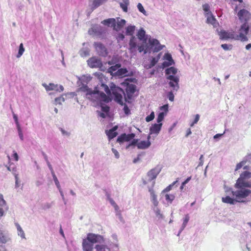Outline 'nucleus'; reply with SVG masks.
Listing matches in <instances>:
<instances>
[{
  "label": "nucleus",
  "instance_id": "nucleus-63",
  "mask_svg": "<svg viewBox=\"0 0 251 251\" xmlns=\"http://www.w3.org/2000/svg\"><path fill=\"white\" fill-rule=\"evenodd\" d=\"M13 156L16 161H17L18 160V159H19L18 155L15 151H13Z\"/></svg>",
  "mask_w": 251,
  "mask_h": 251
},
{
  "label": "nucleus",
  "instance_id": "nucleus-22",
  "mask_svg": "<svg viewBox=\"0 0 251 251\" xmlns=\"http://www.w3.org/2000/svg\"><path fill=\"white\" fill-rule=\"evenodd\" d=\"M117 128V126H115L112 129L106 131V134L108 136L109 140L114 138L118 135V133L115 131Z\"/></svg>",
  "mask_w": 251,
  "mask_h": 251
},
{
  "label": "nucleus",
  "instance_id": "nucleus-39",
  "mask_svg": "<svg viewBox=\"0 0 251 251\" xmlns=\"http://www.w3.org/2000/svg\"><path fill=\"white\" fill-rule=\"evenodd\" d=\"M251 14L250 13L249 11L246 9H243L240 10L237 16H250Z\"/></svg>",
  "mask_w": 251,
  "mask_h": 251
},
{
  "label": "nucleus",
  "instance_id": "nucleus-7",
  "mask_svg": "<svg viewBox=\"0 0 251 251\" xmlns=\"http://www.w3.org/2000/svg\"><path fill=\"white\" fill-rule=\"evenodd\" d=\"M135 136V134L132 133L128 134L123 133L118 137L117 142L120 144H122L124 142H128L133 139Z\"/></svg>",
  "mask_w": 251,
  "mask_h": 251
},
{
  "label": "nucleus",
  "instance_id": "nucleus-59",
  "mask_svg": "<svg viewBox=\"0 0 251 251\" xmlns=\"http://www.w3.org/2000/svg\"><path fill=\"white\" fill-rule=\"evenodd\" d=\"M112 151L113 153L114 154L116 158H119L120 155H119V153L118 151L116 149H115L114 148L112 149Z\"/></svg>",
  "mask_w": 251,
  "mask_h": 251
},
{
  "label": "nucleus",
  "instance_id": "nucleus-8",
  "mask_svg": "<svg viewBox=\"0 0 251 251\" xmlns=\"http://www.w3.org/2000/svg\"><path fill=\"white\" fill-rule=\"evenodd\" d=\"M43 86L45 87L46 90L48 91L54 90L57 92H61L63 91L64 88L62 85H58L54 83H50L49 85L47 84H43Z\"/></svg>",
  "mask_w": 251,
  "mask_h": 251
},
{
  "label": "nucleus",
  "instance_id": "nucleus-51",
  "mask_svg": "<svg viewBox=\"0 0 251 251\" xmlns=\"http://www.w3.org/2000/svg\"><path fill=\"white\" fill-rule=\"evenodd\" d=\"M246 163V161H243L238 163L236 166L235 171H237L240 169L244 165H245Z\"/></svg>",
  "mask_w": 251,
  "mask_h": 251
},
{
  "label": "nucleus",
  "instance_id": "nucleus-48",
  "mask_svg": "<svg viewBox=\"0 0 251 251\" xmlns=\"http://www.w3.org/2000/svg\"><path fill=\"white\" fill-rule=\"evenodd\" d=\"M168 104H165L163 106L160 107L159 109L160 110L163 111L164 113H165L166 115L167 112L168 111Z\"/></svg>",
  "mask_w": 251,
  "mask_h": 251
},
{
  "label": "nucleus",
  "instance_id": "nucleus-11",
  "mask_svg": "<svg viewBox=\"0 0 251 251\" xmlns=\"http://www.w3.org/2000/svg\"><path fill=\"white\" fill-rule=\"evenodd\" d=\"M149 42L151 47H154V51L158 52L163 49L164 46L160 44L159 41L155 39L150 38Z\"/></svg>",
  "mask_w": 251,
  "mask_h": 251
},
{
  "label": "nucleus",
  "instance_id": "nucleus-57",
  "mask_svg": "<svg viewBox=\"0 0 251 251\" xmlns=\"http://www.w3.org/2000/svg\"><path fill=\"white\" fill-rule=\"evenodd\" d=\"M89 51L87 50H82L81 52V55L82 56H86L89 55Z\"/></svg>",
  "mask_w": 251,
  "mask_h": 251
},
{
  "label": "nucleus",
  "instance_id": "nucleus-61",
  "mask_svg": "<svg viewBox=\"0 0 251 251\" xmlns=\"http://www.w3.org/2000/svg\"><path fill=\"white\" fill-rule=\"evenodd\" d=\"M5 203H6V202L3 199L2 195H0V205H5Z\"/></svg>",
  "mask_w": 251,
  "mask_h": 251
},
{
  "label": "nucleus",
  "instance_id": "nucleus-33",
  "mask_svg": "<svg viewBox=\"0 0 251 251\" xmlns=\"http://www.w3.org/2000/svg\"><path fill=\"white\" fill-rule=\"evenodd\" d=\"M165 198L166 201L169 203H172L173 201L175 198V196L173 194H166L165 195Z\"/></svg>",
  "mask_w": 251,
  "mask_h": 251
},
{
  "label": "nucleus",
  "instance_id": "nucleus-47",
  "mask_svg": "<svg viewBox=\"0 0 251 251\" xmlns=\"http://www.w3.org/2000/svg\"><path fill=\"white\" fill-rule=\"evenodd\" d=\"M221 47L225 50H230L232 49V45H227L226 44H224L221 45Z\"/></svg>",
  "mask_w": 251,
  "mask_h": 251
},
{
  "label": "nucleus",
  "instance_id": "nucleus-3",
  "mask_svg": "<svg viewBox=\"0 0 251 251\" xmlns=\"http://www.w3.org/2000/svg\"><path fill=\"white\" fill-rule=\"evenodd\" d=\"M111 91L114 100L120 105H123V95H125L124 90L119 87L114 86L111 87Z\"/></svg>",
  "mask_w": 251,
  "mask_h": 251
},
{
  "label": "nucleus",
  "instance_id": "nucleus-54",
  "mask_svg": "<svg viewBox=\"0 0 251 251\" xmlns=\"http://www.w3.org/2000/svg\"><path fill=\"white\" fill-rule=\"evenodd\" d=\"M138 139H133L131 142L126 147V149L128 148L130 146L136 145L137 146V144L138 143Z\"/></svg>",
  "mask_w": 251,
  "mask_h": 251
},
{
  "label": "nucleus",
  "instance_id": "nucleus-5",
  "mask_svg": "<svg viewBox=\"0 0 251 251\" xmlns=\"http://www.w3.org/2000/svg\"><path fill=\"white\" fill-rule=\"evenodd\" d=\"M166 79L169 80V86L173 88L174 90L176 91L178 90L179 88L178 82L179 81V77L177 76H167Z\"/></svg>",
  "mask_w": 251,
  "mask_h": 251
},
{
  "label": "nucleus",
  "instance_id": "nucleus-53",
  "mask_svg": "<svg viewBox=\"0 0 251 251\" xmlns=\"http://www.w3.org/2000/svg\"><path fill=\"white\" fill-rule=\"evenodd\" d=\"M200 119V116L199 114H196L195 115V119L194 121L191 124L190 126L192 127L195 124H197Z\"/></svg>",
  "mask_w": 251,
  "mask_h": 251
},
{
  "label": "nucleus",
  "instance_id": "nucleus-44",
  "mask_svg": "<svg viewBox=\"0 0 251 251\" xmlns=\"http://www.w3.org/2000/svg\"><path fill=\"white\" fill-rule=\"evenodd\" d=\"M100 87H101L102 89H103V90L105 92V93L107 95L110 94V93H111L110 90L109 89V87H108V86L107 85L102 83L100 84Z\"/></svg>",
  "mask_w": 251,
  "mask_h": 251
},
{
  "label": "nucleus",
  "instance_id": "nucleus-60",
  "mask_svg": "<svg viewBox=\"0 0 251 251\" xmlns=\"http://www.w3.org/2000/svg\"><path fill=\"white\" fill-rule=\"evenodd\" d=\"M13 116L15 123L17 125V126L19 127V124L18 122V119L17 116L14 112H13Z\"/></svg>",
  "mask_w": 251,
  "mask_h": 251
},
{
  "label": "nucleus",
  "instance_id": "nucleus-16",
  "mask_svg": "<svg viewBox=\"0 0 251 251\" xmlns=\"http://www.w3.org/2000/svg\"><path fill=\"white\" fill-rule=\"evenodd\" d=\"M108 0H92L90 1V6L92 9L100 6L106 3Z\"/></svg>",
  "mask_w": 251,
  "mask_h": 251
},
{
  "label": "nucleus",
  "instance_id": "nucleus-25",
  "mask_svg": "<svg viewBox=\"0 0 251 251\" xmlns=\"http://www.w3.org/2000/svg\"><path fill=\"white\" fill-rule=\"evenodd\" d=\"M102 23L108 26L113 27L114 29L115 24H116V20L114 18H111L104 20Z\"/></svg>",
  "mask_w": 251,
  "mask_h": 251
},
{
  "label": "nucleus",
  "instance_id": "nucleus-35",
  "mask_svg": "<svg viewBox=\"0 0 251 251\" xmlns=\"http://www.w3.org/2000/svg\"><path fill=\"white\" fill-rule=\"evenodd\" d=\"M127 71L126 69L121 68L118 70L117 74L120 76H126Z\"/></svg>",
  "mask_w": 251,
  "mask_h": 251
},
{
  "label": "nucleus",
  "instance_id": "nucleus-52",
  "mask_svg": "<svg viewBox=\"0 0 251 251\" xmlns=\"http://www.w3.org/2000/svg\"><path fill=\"white\" fill-rule=\"evenodd\" d=\"M203 9L205 12V15L208 16L209 15V6L208 4H204L203 5Z\"/></svg>",
  "mask_w": 251,
  "mask_h": 251
},
{
  "label": "nucleus",
  "instance_id": "nucleus-30",
  "mask_svg": "<svg viewBox=\"0 0 251 251\" xmlns=\"http://www.w3.org/2000/svg\"><path fill=\"white\" fill-rule=\"evenodd\" d=\"M129 47L130 50L135 49L136 47V39L135 37L132 36L129 41Z\"/></svg>",
  "mask_w": 251,
  "mask_h": 251
},
{
  "label": "nucleus",
  "instance_id": "nucleus-45",
  "mask_svg": "<svg viewBox=\"0 0 251 251\" xmlns=\"http://www.w3.org/2000/svg\"><path fill=\"white\" fill-rule=\"evenodd\" d=\"M154 118V113L153 111H152L150 115L148 116L146 118V121L147 122H149L153 120Z\"/></svg>",
  "mask_w": 251,
  "mask_h": 251
},
{
  "label": "nucleus",
  "instance_id": "nucleus-38",
  "mask_svg": "<svg viewBox=\"0 0 251 251\" xmlns=\"http://www.w3.org/2000/svg\"><path fill=\"white\" fill-rule=\"evenodd\" d=\"M25 51V49L24 48V45L23 43H21L19 46V49L18 53L17 55V57L19 58L23 54L24 52Z\"/></svg>",
  "mask_w": 251,
  "mask_h": 251
},
{
  "label": "nucleus",
  "instance_id": "nucleus-40",
  "mask_svg": "<svg viewBox=\"0 0 251 251\" xmlns=\"http://www.w3.org/2000/svg\"><path fill=\"white\" fill-rule=\"evenodd\" d=\"M107 198H108V199L110 203L114 207L115 209L116 210H118L119 209V206L116 204V203L114 201L110 198L109 195H108Z\"/></svg>",
  "mask_w": 251,
  "mask_h": 251
},
{
  "label": "nucleus",
  "instance_id": "nucleus-58",
  "mask_svg": "<svg viewBox=\"0 0 251 251\" xmlns=\"http://www.w3.org/2000/svg\"><path fill=\"white\" fill-rule=\"evenodd\" d=\"M101 110L103 112L107 113L109 111V107L108 106H101Z\"/></svg>",
  "mask_w": 251,
  "mask_h": 251
},
{
  "label": "nucleus",
  "instance_id": "nucleus-26",
  "mask_svg": "<svg viewBox=\"0 0 251 251\" xmlns=\"http://www.w3.org/2000/svg\"><path fill=\"white\" fill-rule=\"evenodd\" d=\"M177 72V69L174 67L168 68L165 70V73L167 76H176V74Z\"/></svg>",
  "mask_w": 251,
  "mask_h": 251
},
{
  "label": "nucleus",
  "instance_id": "nucleus-17",
  "mask_svg": "<svg viewBox=\"0 0 251 251\" xmlns=\"http://www.w3.org/2000/svg\"><path fill=\"white\" fill-rule=\"evenodd\" d=\"M136 90V86L135 85L130 84L127 85L126 88V93L127 96V98L129 99H131L133 95L135 93Z\"/></svg>",
  "mask_w": 251,
  "mask_h": 251
},
{
  "label": "nucleus",
  "instance_id": "nucleus-29",
  "mask_svg": "<svg viewBox=\"0 0 251 251\" xmlns=\"http://www.w3.org/2000/svg\"><path fill=\"white\" fill-rule=\"evenodd\" d=\"M9 239L7 235L4 234L2 231H0V243L5 244Z\"/></svg>",
  "mask_w": 251,
  "mask_h": 251
},
{
  "label": "nucleus",
  "instance_id": "nucleus-36",
  "mask_svg": "<svg viewBox=\"0 0 251 251\" xmlns=\"http://www.w3.org/2000/svg\"><path fill=\"white\" fill-rule=\"evenodd\" d=\"M52 176H53V180H54V181L55 182L56 186H57V188L59 189L60 192L62 194V192L61 191V187H60V185L59 184V182L54 173H52Z\"/></svg>",
  "mask_w": 251,
  "mask_h": 251
},
{
  "label": "nucleus",
  "instance_id": "nucleus-49",
  "mask_svg": "<svg viewBox=\"0 0 251 251\" xmlns=\"http://www.w3.org/2000/svg\"><path fill=\"white\" fill-rule=\"evenodd\" d=\"M176 182H174L172 184L169 185L168 186H167L165 189H164L162 191V193H164L166 192H168L170 191L172 188L173 185L175 184Z\"/></svg>",
  "mask_w": 251,
  "mask_h": 251
},
{
  "label": "nucleus",
  "instance_id": "nucleus-24",
  "mask_svg": "<svg viewBox=\"0 0 251 251\" xmlns=\"http://www.w3.org/2000/svg\"><path fill=\"white\" fill-rule=\"evenodd\" d=\"M126 24V21L125 20H120L117 18L116 24H115L114 30L116 31L120 30Z\"/></svg>",
  "mask_w": 251,
  "mask_h": 251
},
{
  "label": "nucleus",
  "instance_id": "nucleus-12",
  "mask_svg": "<svg viewBox=\"0 0 251 251\" xmlns=\"http://www.w3.org/2000/svg\"><path fill=\"white\" fill-rule=\"evenodd\" d=\"M88 65L91 68H97L100 67L101 65L100 60L95 57L90 58L87 60Z\"/></svg>",
  "mask_w": 251,
  "mask_h": 251
},
{
  "label": "nucleus",
  "instance_id": "nucleus-21",
  "mask_svg": "<svg viewBox=\"0 0 251 251\" xmlns=\"http://www.w3.org/2000/svg\"><path fill=\"white\" fill-rule=\"evenodd\" d=\"M137 36L140 40L142 41L145 44L146 43L147 41V37L146 35V32L143 28L139 29L137 33Z\"/></svg>",
  "mask_w": 251,
  "mask_h": 251
},
{
  "label": "nucleus",
  "instance_id": "nucleus-6",
  "mask_svg": "<svg viewBox=\"0 0 251 251\" xmlns=\"http://www.w3.org/2000/svg\"><path fill=\"white\" fill-rule=\"evenodd\" d=\"M94 47L96 51L99 55L106 56L107 55V50L105 47L100 42L94 43Z\"/></svg>",
  "mask_w": 251,
  "mask_h": 251
},
{
  "label": "nucleus",
  "instance_id": "nucleus-28",
  "mask_svg": "<svg viewBox=\"0 0 251 251\" xmlns=\"http://www.w3.org/2000/svg\"><path fill=\"white\" fill-rule=\"evenodd\" d=\"M135 26L134 25H129L126 28V34L128 35H133Z\"/></svg>",
  "mask_w": 251,
  "mask_h": 251
},
{
  "label": "nucleus",
  "instance_id": "nucleus-55",
  "mask_svg": "<svg viewBox=\"0 0 251 251\" xmlns=\"http://www.w3.org/2000/svg\"><path fill=\"white\" fill-rule=\"evenodd\" d=\"M64 101V98L61 97L56 98L55 99V102L56 104H61V102Z\"/></svg>",
  "mask_w": 251,
  "mask_h": 251
},
{
  "label": "nucleus",
  "instance_id": "nucleus-27",
  "mask_svg": "<svg viewBox=\"0 0 251 251\" xmlns=\"http://www.w3.org/2000/svg\"><path fill=\"white\" fill-rule=\"evenodd\" d=\"M207 22L208 23L211 24L214 27H217L219 24L215 19V17H207Z\"/></svg>",
  "mask_w": 251,
  "mask_h": 251
},
{
  "label": "nucleus",
  "instance_id": "nucleus-31",
  "mask_svg": "<svg viewBox=\"0 0 251 251\" xmlns=\"http://www.w3.org/2000/svg\"><path fill=\"white\" fill-rule=\"evenodd\" d=\"M241 178L248 179L251 177V173L249 171H244L240 174V177Z\"/></svg>",
  "mask_w": 251,
  "mask_h": 251
},
{
  "label": "nucleus",
  "instance_id": "nucleus-42",
  "mask_svg": "<svg viewBox=\"0 0 251 251\" xmlns=\"http://www.w3.org/2000/svg\"><path fill=\"white\" fill-rule=\"evenodd\" d=\"M121 67V65L120 64H117L114 66H111L109 69L108 71L110 73H112L113 72L116 71L117 70H118L119 68Z\"/></svg>",
  "mask_w": 251,
  "mask_h": 251
},
{
  "label": "nucleus",
  "instance_id": "nucleus-20",
  "mask_svg": "<svg viewBox=\"0 0 251 251\" xmlns=\"http://www.w3.org/2000/svg\"><path fill=\"white\" fill-rule=\"evenodd\" d=\"M160 172V170H158L156 168L151 170L147 174L148 176L149 177L150 180H153L155 179Z\"/></svg>",
  "mask_w": 251,
  "mask_h": 251
},
{
  "label": "nucleus",
  "instance_id": "nucleus-2",
  "mask_svg": "<svg viewBox=\"0 0 251 251\" xmlns=\"http://www.w3.org/2000/svg\"><path fill=\"white\" fill-rule=\"evenodd\" d=\"M80 90L86 91L87 98L92 101L108 102L110 100L109 97L103 92L98 90L92 91L87 86L80 88Z\"/></svg>",
  "mask_w": 251,
  "mask_h": 251
},
{
  "label": "nucleus",
  "instance_id": "nucleus-23",
  "mask_svg": "<svg viewBox=\"0 0 251 251\" xmlns=\"http://www.w3.org/2000/svg\"><path fill=\"white\" fill-rule=\"evenodd\" d=\"M149 191L151 194V201L155 207L157 206L159 202L157 199V196L155 195L154 190L152 188H150Z\"/></svg>",
  "mask_w": 251,
  "mask_h": 251
},
{
  "label": "nucleus",
  "instance_id": "nucleus-50",
  "mask_svg": "<svg viewBox=\"0 0 251 251\" xmlns=\"http://www.w3.org/2000/svg\"><path fill=\"white\" fill-rule=\"evenodd\" d=\"M189 215L187 214V215H186L184 218V220H183V224H182V226L183 228H184L186 225L187 224L189 220Z\"/></svg>",
  "mask_w": 251,
  "mask_h": 251
},
{
  "label": "nucleus",
  "instance_id": "nucleus-32",
  "mask_svg": "<svg viewBox=\"0 0 251 251\" xmlns=\"http://www.w3.org/2000/svg\"><path fill=\"white\" fill-rule=\"evenodd\" d=\"M222 201L224 203L234 204V199L230 198L229 196H226V197H223L222 199Z\"/></svg>",
  "mask_w": 251,
  "mask_h": 251
},
{
  "label": "nucleus",
  "instance_id": "nucleus-19",
  "mask_svg": "<svg viewBox=\"0 0 251 251\" xmlns=\"http://www.w3.org/2000/svg\"><path fill=\"white\" fill-rule=\"evenodd\" d=\"M165 58L167 61H164L162 65L164 67H168L172 65L174 63V60L172 57V56L169 53H166L165 55Z\"/></svg>",
  "mask_w": 251,
  "mask_h": 251
},
{
  "label": "nucleus",
  "instance_id": "nucleus-15",
  "mask_svg": "<svg viewBox=\"0 0 251 251\" xmlns=\"http://www.w3.org/2000/svg\"><path fill=\"white\" fill-rule=\"evenodd\" d=\"M116 1L120 5V7L124 12H127L128 11V6L129 5V0H112Z\"/></svg>",
  "mask_w": 251,
  "mask_h": 251
},
{
  "label": "nucleus",
  "instance_id": "nucleus-4",
  "mask_svg": "<svg viewBox=\"0 0 251 251\" xmlns=\"http://www.w3.org/2000/svg\"><path fill=\"white\" fill-rule=\"evenodd\" d=\"M239 190L232 192V194L240 201L242 199L247 197L251 193V191L245 188H238Z\"/></svg>",
  "mask_w": 251,
  "mask_h": 251
},
{
  "label": "nucleus",
  "instance_id": "nucleus-46",
  "mask_svg": "<svg viewBox=\"0 0 251 251\" xmlns=\"http://www.w3.org/2000/svg\"><path fill=\"white\" fill-rule=\"evenodd\" d=\"M137 8H138V9L139 10V11H140L143 14L145 15H146V11L144 9V7L141 3H139L137 4Z\"/></svg>",
  "mask_w": 251,
  "mask_h": 251
},
{
  "label": "nucleus",
  "instance_id": "nucleus-34",
  "mask_svg": "<svg viewBox=\"0 0 251 251\" xmlns=\"http://www.w3.org/2000/svg\"><path fill=\"white\" fill-rule=\"evenodd\" d=\"M95 248L97 251H110V249L106 247L103 245H97L96 246Z\"/></svg>",
  "mask_w": 251,
  "mask_h": 251
},
{
  "label": "nucleus",
  "instance_id": "nucleus-18",
  "mask_svg": "<svg viewBox=\"0 0 251 251\" xmlns=\"http://www.w3.org/2000/svg\"><path fill=\"white\" fill-rule=\"evenodd\" d=\"M83 250L84 251H92L93 244L89 242L87 240L84 239L82 242Z\"/></svg>",
  "mask_w": 251,
  "mask_h": 251
},
{
  "label": "nucleus",
  "instance_id": "nucleus-1",
  "mask_svg": "<svg viewBox=\"0 0 251 251\" xmlns=\"http://www.w3.org/2000/svg\"><path fill=\"white\" fill-rule=\"evenodd\" d=\"M240 20L244 21V23L241 25L239 34H236L234 31H226L222 30L218 32L221 40L234 39L235 40H240L242 42L247 41L248 38L247 35L249 31L251 32V22L250 17H239Z\"/></svg>",
  "mask_w": 251,
  "mask_h": 251
},
{
  "label": "nucleus",
  "instance_id": "nucleus-41",
  "mask_svg": "<svg viewBox=\"0 0 251 251\" xmlns=\"http://www.w3.org/2000/svg\"><path fill=\"white\" fill-rule=\"evenodd\" d=\"M159 59V56H158L157 57H152L150 64L149 65V68H151V67L155 66V65L157 63Z\"/></svg>",
  "mask_w": 251,
  "mask_h": 251
},
{
  "label": "nucleus",
  "instance_id": "nucleus-9",
  "mask_svg": "<svg viewBox=\"0 0 251 251\" xmlns=\"http://www.w3.org/2000/svg\"><path fill=\"white\" fill-rule=\"evenodd\" d=\"M92 244L100 242L103 241V237L100 235H96L93 233H89L87 235V238L86 239Z\"/></svg>",
  "mask_w": 251,
  "mask_h": 251
},
{
  "label": "nucleus",
  "instance_id": "nucleus-56",
  "mask_svg": "<svg viewBox=\"0 0 251 251\" xmlns=\"http://www.w3.org/2000/svg\"><path fill=\"white\" fill-rule=\"evenodd\" d=\"M168 98L170 101H174V95L173 94V93L172 91L169 92V93L168 94Z\"/></svg>",
  "mask_w": 251,
  "mask_h": 251
},
{
  "label": "nucleus",
  "instance_id": "nucleus-10",
  "mask_svg": "<svg viewBox=\"0 0 251 251\" xmlns=\"http://www.w3.org/2000/svg\"><path fill=\"white\" fill-rule=\"evenodd\" d=\"M235 187L236 188H245L246 187H251V183L246 181V179L238 178L235 183Z\"/></svg>",
  "mask_w": 251,
  "mask_h": 251
},
{
  "label": "nucleus",
  "instance_id": "nucleus-64",
  "mask_svg": "<svg viewBox=\"0 0 251 251\" xmlns=\"http://www.w3.org/2000/svg\"><path fill=\"white\" fill-rule=\"evenodd\" d=\"M118 38L119 39V40H123L125 38V36L122 33H120L119 34L118 36Z\"/></svg>",
  "mask_w": 251,
  "mask_h": 251
},
{
  "label": "nucleus",
  "instance_id": "nucleus-37",
  "mask_svg": "<svg viewBox=\"0 0 251 251\" xmlns=\"http://www.w3.org/2000/svg\"><path fill=\"white\" fill-rule=\"evenodd\" d=\"M166 114L165 113H164L163 112H160L157 116V122L158 124L161 123V122L164 120V117L165 116Z\"/></svg>",
  "mask_w": 251,
  "mask_h": 251
},
{
  "label": "nucleus",
  "instance_id": "nucleus-43",
  "mask_svg": "<svg viewBox=\"0 0 251 251\" xmlns=\"http://www.w3.org/2000/svg\"><path fill=\"white\" fill-rule=\"evenodd\" d=\"M138 50L140 52L144 51V53H146L148 52V48L146 45H142L138 46Z\"/></svg>",
  "mask_w": 251,
  "mask_h": 251
},
{
  "label": "nucleus",
  "instance_id": "nucleus-13",
  "mask_svg": "<svg viewBox=\"0 0 251 251\" xmlns=\"http://www.w3.org/2000/svg\"><path fill=\"white\" fill-rule=\"evenodd\" d=\"M162 126V123L154 124L152 125L150 128V134H158L161 129Z\"/></svg>",
  "mask_w": 251,
  "mask_h": 251
},
{
  "label": "nucleus",
  "instance_id": "nucleus-14",
  "mask_svg": "<svg viewBox=\"0 0 251 251\" xmlns=\"http://www.w3.org/2000/svg\"><path fill=\"white\" fill-rule=\"evenodd\" d=\"M151 138L150 135H148L147 141H141L138 142L137 144V148L138 149L144 150L148 148L151 146V142L150 139Z\"/></svg>",
  "mask_w": 251,
  "mask_h": 251
},
{
  "label": "nucleus",
  "instance_id": "nucleus-62",
  "mask_svg": "<svg viewBox=\"0 0 251 251\" xmlns=\"http://www.w3.org/2000/svg\"><path fill=\"white\" fill-rule=\"evenodd\" d=\"M124 110L126 114H128L130 113V110L126 105L124 106Z\"/></svg>",
  "mask_w": 251,
  "mask_h": 251
}]
</instances>
